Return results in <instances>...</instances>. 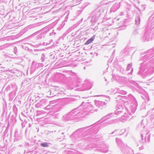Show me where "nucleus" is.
<instances>
[{
	"label": "nucleus",
	"instance_id": "1",
	"mask_svg": "<svg viewBox=\"0 0 154 154\" xmlns=\"http://www.w3.org/2000/svg\"><path fill=\"white\" fill-rule=\"evenodd\" d=\"M61 91L57 87L51 89L50 92V95L51 96L56 95L57 94L60 93Z\"/></svg>",
	"mask_w": 154,
	"mask_h": 154
},
{
	"label": "nucleus",
	"instance_id": "2",
	"mask_svg": "<svg viewBox=\"0 0 154 154\" xmlns=\"http://www.w3.org/2000/svg\"><path fill=\"white\" fill-rule=\"evenodd\" d=\"M95 36L94 35L89 39L85 43V45H88L91 43L94 39Z\"/></svg>",
	"mask_w": 154,
	"mask_h": 154
},
{
	"label": "nucleus",
	"instance_id": "3",
	"mask_svg": "<svg viewBox=\"0 0 154 154\" xmlns=\"http://www.w3.org/2000/svg\"><path fill=\"white\" fill-rule=\"evenodd\" d=\"M40 145L43 147H47L49 146L48 144L47 143H41Z\"/></svg>",
	"mask_w": 154,
	"mask_h": 154
}]
</instances>
